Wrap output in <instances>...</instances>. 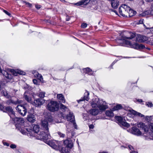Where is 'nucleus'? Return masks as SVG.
Returning a JSON list of instances; mask_svg holds the SVG:
<instances>
[{"mask_svg":"<svg viewBox=\"0 0 153 153\" xmlns=\"http://www.w3.org/2000/svg\"><path fill=\"white\" fill-rule=\"evenodd\" d=\"M138 127L144 131V133H143V136L145 137L146 140H153V123H150L149 125V128L151 131L149 133H148L149 128L147 126L143 123H139L137 125Z\"/></svg>","mask_w":153,"mask_h":153,"instance_id":"1","label":"nucleus"},{"mask_svg":"<svg viewBox=\"0 0 153 153\" xmlns=\"http://www.w3.org/2000/svg\"><path fill=\"white\" fill-rule=\"evenodd\" d=\"M12 119L15 123V126L16 129L19 130L23 134H25L26 132V130L22 127H23V124L24 123L23 119L22 118H18L14 117Z\"/></svg>","mask_w":153,"mask_h":153,"instance_id":"2","label":"nucleus"},{"mask_svg":"<svg viewBox=\"0 0 153 153\" xmlns=\"http://www.w3.org/2000/svg\"><path fill=\"white\" fill-rule=\"evenodd\" d=\"M91 105L93 108L98 107L99 111L101 112L105 111L108 108L105 102L99 101L98 99H95L94 101L91 102Z\"/></svg>","mask_w":153,"mask_h":153,"instance_id":"3","label":"nucleus"},{"mask_svg":"<svg viewBox=\"0 0 153 153\" xmlns=\"http://www.w3.org/2000/svg\"><path fill=\"white\" fill-rule=\"evenodd\" d=\"M120 45L122 46L124 44L129 45L131 47L136 49H142L145 48V46L142 44H138L137 43L131 44L130 41H127L125 39H120L118 40Z\"/></svg>","mask_w":153,"mask_h":153,"instance_id":"4","label":"nucleus"},{"mask_svg":"<svg viewBox=\"0 0 153 153\" xmlns=\"http://www.w3.org/2000/svg\"><path fill=\"white\" fill-rule=\"evenodd\" d=\"M52 121V117L50 114H48L45 117V118L44 120L41 121V125L42 128L48 132V127L51 124V123Z\"/></svg>","mask_w":153,"mask_h":153,"instance_id":"5","label":"nucleus"},{"mask_svg":"<svg viewBox=\"0 0 153 153\" xmlns=\"http://www.w3.org/2000/svg\"><path fill=\"white\" fill-rule=\"evenodd\" d=\"M64 146L60 149V151L61 153H69L70 149L71 148L73 144L72 141L71 140H66L64 141Z\"/></svg>","mask_w":153,"mask_h":153,"instance_id":"6","label":"nucleus"},{"mask_svg":"<svg viewBox=\"0 0 153 153\" xmlns=\"http://www.w3.org/2000/svg\"><path fill=\"white\" fill-rule=\"evenodd\" d=\"M59 108V104L56 101H51L47 105L48 109L52 112L58 111Z\"/></svg>","mask_w":153,"mask_h":153,"instance_id":"7","label":"nucleus"},{"mask_svg":"<svg viewBox=\"0 0 153 153\" xmlns=\"http://www.w3.org/2000/svg\"><path fill=\"white\" fill-rule=\"evenodd\" d=\"M130 10V7L126 4L121 5L119 8V13L123 16H128V11Z\"/></svg>","mask_w":153,"mask_h":153,"instance_id":"8","label":"nucleus"},{"mask_svg":"<svg viewBox=\"0 0 153 153\" xmlns=\"http://www.w3.org/2000/svg\"><path fill=\"white\" fill-rule=\"evenodd\" d=\"M59 143V141H51L49 142V145L52 148L56 150H60Z\"/></svg>","mask_w":153,"mask_h":153,"instance_id":"9","label":"nucleus"},{"mask_svg":"<svg viewBox=\"0 0 153 153\" xmlns=\"http://www.w3.org/2000/svg\"><path fill=\"white\" fill-rule=\"evenodd\" d=\"M16 109L23 116H24L27 112V111L25 109V107L21 105H17L16 107Z\"/></svg>","mask_w":153,"mask_h":153,"instance_id":"10","label":"nucleus"},{"mask_svg":"<svg viewBox=\"0 0 153 153\" xmlns=\"http://www.w3.org/2000/svg\"><path fill=\"white\" fill-rule=\"evenodd\" d=\"M40 138L44 140H46L50 138V135L49 133V131L47 132L46 131V132L42 131L40 132L39 134Z\"/></svg>","mask_w":153,"mask_h":153,"instance_id":"11","label":"nucleus"},{"mask_svg":"<svg viewBox=\"0 0 153 153\" xmlns=\"http://www.w3.org/2000/svg\"><path fill=\"white\" fill-rule=\"evenodd\" d=\"M67 118L68 120H69L71 122L73 123L74 126L75 128H76L77 125L75 122V120H74V117L73 114L70 113L67 116Z\"/></svg>","mask_w":153,"mask_h":153,"instance_id":"12","label":"nucleus"},{"mask_svg":"<svg viewBox=\"0 0 153 153\" xmlns=\"http://www.w3.org/2000/svg\"><path fill=\"white\" fill-rule=\"evenodd\" d=\"M130 131L131 133L137 136H139L142 135V133L141 131L136 127H132Z\"/></svg>","mask_w":153,"mask_h":153,"instance_id":"13","label":"nucleus"},{"mask_svg":"<svg viewBox=\"0 0 153 153\" xmlns=\"http://www.w3.org/2000/svg\"><path fill=\"white\" fill-rule=\"evenodd\" d=\"M45 102V100L40 99H38L34 100L33 104L36 107L42 105Z\"/></svg>","mask_w":153,"mask_h":153,"instance_id":"14","label":"nucleus"},{"mask_svg":"<svg viewBox=\"0 0 153 153\" xmlns=\"http://www.w3.org/2000/svg\"><path fill=\"white\" fill-rule=\"evenodd\" d=\"M33 130H32L30 129H25L26 131H28L30 135H31L33 133L35 132L36 133H37L39 131V129L38 126L37 125H35L33 127Z\"/></svg>","mask_w":153,"mask_h":153,"instance_id":"15","label":"nucleus"},{"mask_svg":"<svg viewBox=\"0 0 153 153\" xmlns=\"http://www.w3.org/2000/svg\"><path fill=\"white\" fill-rule=\"evenodd\" d=\"M24 98L28 102L33 103V97L30 94L25 92L24 94Z\"/></svg>","mask_w":153,"mask_h":153,"instance_id":"16","label":"nucleus"},{"mask_svg":"<svg viewBox=\"0 0 153 153\" xmlns=\"http://www.w3.org/2000/svg\"><path fill=\"white\" fill-rule=\"evenodd\" d=\"M5 109L9 113L11 118H12L15 116V112L11 107L10 106L6 107L5 108Z\"/></svg>","mask_w":153,"mask_h":153,"instance_id":"17","label":"nucleus"},{"mask_svg":"<svg viewBox=\"0 0 153 153\" xmlns=\"http://www.w3.org/2000/svg\"><path fill=\"white\" fill-rule=\"evenodd\" d=\"M147 40L146 37L140 34L138 35L136 37V41L139 42H143L146 41Z\"/></svg>","mask_w":153,"mask_h":153,"instance_id":"18","label":"nucleus"},{"mask_svg":"<svg viewBox=\"0 0 153 153\" xmlns=\"http://www.w3.org/2000/svg\"><path fill=\"white\" fill-rule=\"evenodd\" d=\"M11 73L14 76H17L18 74L20 75H24L25 74V73L19 70H15L13 69H11L10 70Z\"/></svg>","mask_w":153,"mask_h":153,"instance_id":"19","label":"nucleus"},{"mask_svg":"<svg viewBox=\"0 0 153 153\" xmlns=\"http://www.w3.org/2000/svg\"><path fill=\"white\" fill-rule=\"evenodd\" d=\"M89 95V93L88 91H86L84 93V95L83 98H82L79 100H77L78 102V103H79L80 102L85 100H86L87 101H88L89 99V98L88 97Z\"/></svg>","mask_w":153,"mask_h":153,"instance_id":"20","label":"nucleus"},{"mask_svg":"<svg viewBox=\"0 0 153 153\" xmlns=\"http://www.w3.org/2000/svg\"><path fill=\"white\" fill-rule=\"evenodd\" d=\"M100 111L98 109L93 108L90 110L89 113L92 115L96 116L98 114Z\"/></svg>","mask_w":153,"mask_h":153,"instance_id":"21","label":"nucleus"},{"mask_svg":"<svg viewBox=\"0 0 153 153\" xmlns=\"http://www.w3.org/2000/svg\"><path fill=\"white\" fill-rule=\"evenodd\" d=\"M119 0H112L111 2L112 7L114 9L117 8L119 4Z\"/></svg>","mask_w":153,"mask_h":153,"instance_id":"22","label":"nucleus"},{"mask_svg":"<svg viewBox=\"0 0 153 153\" xmlns=\"http://www.w3.org/2000/svg\"><path fill=\"white\" fill-rule=\"evenodd\" d=\"M89 0H82L77 3L76 4L78 6L82 5V4L86 5L89 3Z\"/></svg>","mask_w":153,"mask_h":153,"instance_id":"23","label":"nucleus"},{"mask_svg":"<svg viewBox=\"0 0 153 153\" xmlns=\"http://www.w3.org/2000/svg\"><path fill=\"white\" fill-rule=\"evenodd\" d=\"M21 102L17 100V101H14L12 99L8 100L7 101L6 103L8 105H10L11 103H12L14 104H17L19 103H21Z\"/></svg>","mask_w":153,"mask_h":153,"instance_id":"24","label":"nucleus"},{"mask_svg":"<svg viewBox=\"0 0 153 153\" xmlns=\"http://www.w3.org/2000/svg\"><path fill=\"white\" fill-rule=\"evenodd\" d=\"M130 112L133 115L138 116L139 117H144V115L142 114L141 113L137 112L134 110H130Z\"/></svg>","mask_w":153,"mask_h":153,"instance_id":"25","label":"nucleus"},{"mask_svg":"<svg viewBox=\"0 0 153 153\" xmlns=\"http://www.w3.org/2000/svg\"><path fill=\"white\" fill-rule=\"evenodd\" d=\"M58 99L59 100V101L63 103L65 102V100L62 94H58L57 96Z\"/></svg>","mask_w":153,"mask_h":153,"instance_id":"26","label":"nucleus"},{"mask_svg":"<svg viewBox=\"0 0 153 153\" xmlns=\"http://www.w3.org/2000/svg\"><path fill=\"white\" fill-rule=\"evenodd\" d=\"M83 71L85 73L88 74L89 75H92L93 74L92 70L88 68H84Z\"/></svg>","mask_w":153,"mask_h":153,"instance_id":"27","label":"nucleus"},{"mask_svg":"<svg viewBox=\"0 0 153 153\" xmlns=\"http://www.w3.org/2000/svg\"><path fill=\"white\" fill-rule=\"evenodd\" d=\"M27 120L30 122H34L35 120V116L32 114H29L28 116Z\"/></svg>","mask_w":153,"mask_h":153,"instance_id":"28","label":"nucleus"},{"mask_svg":"<svg viewBox=\"0 0 153 153\" xmlns=\"http://www.w3.org/2000/svg\"><path fill=\"white\" fill-rule=\"evenodd\" d=\"M1 94L4 96L8 98H9L10 96L9 93L5 89L1 91Z\"/></svg>","mask_w":153,"mask_h":153,"instance_id":"29","label":"nucleus"},{"mask_svg":"<svg viewBox=\"0 0 153 153\" xmlns=\"http://www.w3.org/2000/svg\"><path fill=\"white\" fill-rule=\"evenodd\" d=\"M149 14H150L151 15H153V4L152 6L151 11L150 12L148 11H146L142 13V16H145L146 15H148Z\"/></svg>","mask_w":153,"mask_h":153,"instance_id":"30","label":"nucleus"},{"mask_svg":"<svg viewBox=\"0 0 153 153\" xmlns=\"http://www.w3.org/2000/svg\"><path fill=\"white\" fill-rule=\"evenodd\" d=\"M136 13V11L133 10L131 9L130 7V10L128 11V16L129 17H132L135 15Z\"/></svg>","mask_w":153,"mask_h":153,"instance_id":"31","label":"nucleus"},{"mask_svg":"<svg viewBox=\"0 0 153 153\" xmlns=\"http://www.w3.org/2000/svg\"><path fill=\"white\" fill-rule=\"evenodd\" d=\"M119 124L120 126H122L127 128L130 126V125L125 121H123Z\"/></svg>","mask_w":153,"mask_h":153,"instance_id":"32","label":"nucleus"},{"mask_svg":"<svg viewBox=\"0 0 153 153\" xmlns=\"http://www.w3.org/2000/svg\"><path fill=\"white\" fill-rule=\"evenodd\" d=\"M105 114L107 116L109 117H112L114 116V114L111 110L107 111L105 112Z\"/></svg>","mask_w":153,"mask_h":153,"instance_id":"33","label":"nucleus"},{"mask_svg":"<svg viewBox=\"0 0 153 153\" xmlns=\"http://www.w3.org/2000/svg\"><path fill=\"white\" fill-rule=\"evenodd\" d=\"M123 107L120 104H117L116 106H115L113 108L114 111L117 110L122 108Z\"/></svg>","mask_w":153,"mask_h":153,"instance_id":"34","label":"nucleus"},{"mask_svg":"<svg viewBox=\"0 0 153 153\" xmlns=\"http://www.w3.org/2000/svg\"><path fill=\"white\" fill-rule=\"evenodd\" d=\"M129 34L130 36L128 37L125 36L124 37V39H131L134 38L135 36V35L134 33H129Z\"/></svg>","mask_w":153,"mask_h":153,"instance_id":"35","label":"nucleus"},{"mask_svg":"<svg viewBox=\"0 0 153 153\" xmlns=\"http://www.w3.org/2000/svg\"><path fill=\"white\" fill-rule=\"evenodd\" d=\"M60 108L63 111H65L68 109L67 107L62 103L60 104Z\"/></svg>","mask_w":153,"mask_h":153,"instance_id":"36","label":"nucleus"},{"mask_svg":"<svg viewBox=\"0 0 153 153\" xmlns=\"http://www.w3.org/2000/svg\"><path fill=\"white\" fill-rule=\"evenodd\" d=\"M115 118L118 121L119 124L123 121L122 118L120 116H116Z\"/></svg>","mask_w":153,"mask_h":153,"instance_id":"37","label":"nucleus"},{"mask_svg":"<svg viewBox=\"0 0 153 153\" xmlns=\"http://www.w3.org/2000/svg\"><path fill=\"white\" fill-rule=\"evenodd\" d=\"M45 92H40L39 94V97L41 98H43L45 96Z\"/></svg>","mask_w":153,"mask_h":153,"instance_id":"38","label":"nucleus"},{"mask_svg":"<svg viewBox=\"0 0 153 153\" xmlns=\"http://www.w3.org/2000/svg\"><path fill=\"white\" fill-rule=\"evenodd\" d=\"M36 78L40 80L41 81L43 80V78L42 77V76L41 74H39V73H38V74Z\"/></svg>","mask_w":153,"mask_h":153,"instance_id":"39","label":"nucleus"},{"mask_svg":"<svg viewBox=\"0 0 153 153\" xmlns=\"http://www.w3.org/2000/svg\"><path fill=\"white\" fill-rule=\"evenodd\" d=\"M146 105L148 107H152L153 104L151 102H146Z\"/></svg>","mask_w":153,"mask_h":153,"instance_id":"40","label":"nucleus"},{"mask_svg":"<svg viewBox=\"0 0 153 153\" xmlns=\"http://www.w3.org/2000/svg\"><path fill=\"white\" fill-rule=\"evenodd\" d=\"M58 134L60 137H64L65 136V134L62 133L60 132H58Z\"/></svg>","mask_w":153,"mask_h":153,"instance_id":"41","label":"nucleus"},{"mask_svg":"<svg viewBox=\"0 0 153 153\" xmlns=\"http://www.w3.org/2000/svg\"><path fill=\"white\" fill-rule=\"evenodd\" d=\"M38 73H39L38 72L36 71H32V74H33L34 76L35 77H36L37 76L38 74Z\"/></svg>","mask_w":153,"mask_h":153,"instance_id":"42","label":"nucleus"},{"mask_svg":"<svg viewBox=\"0 0 153 153\" xmlns=\"http://www.w3.org/2000/svg\"><path fill=\"white\" fill-rule=\"evenodd\" d=\"M87 24L85 23H83L81 25V27L83 28H85L87 27Z\"/></svg>","mask_w":153,"mask_h":153,"instance_id":"43","label":"nucleus"},{"mask_svg":"<svg viewBox=\"0 0 153 153\" xmlns=\"http://www.w3.org/2000/svg\"><path fill=\"white\" fill-rule=\"evenodd\" d=\"M10 147L12 149H14L16 148V146L14 144H12L10 145Z\"/></svg>","mask_w":153,"mask_h":153,"instance_id":"44","label":"nucleus"},{"mask_svg":"<svg viewBox=\"0 0 153 153\" xmlns=\"http://www.w3.org/2000/svg\"><path fill=\"white\" fill-rule=\"evenodd\" d=\"M25 3H26V4L29 7H30L32 6V4L30 3L27 2H25Z\"/></svg>","mask_w":153,"mask_h":153,"instance_id":"45","label":"nucleus"},{"mask_svg":"<svg viewBox=\"0 0 153 153\" xmlns=\"http://www.w3.org/2000/svg\"><path fill=\"white\" fill-rule=\"evenodd\" d=\"M33 82L35 84L37 85L38 84V82L37 80L36 79H33Z\"/></svg>","mask_w":153,"mask_h":153,"instance_id":"46","label":"nucleus"},{"mask_svg":"<svg viewBox=\"0 0 153 153\" xmlns=\"http://www.w3.org/2000/svg\"><path fill=\"white\" fill-rule=\"evenodd\" d=\"M4 106L0 103V109L1 110H4Z\"/></svg>","mask_w":153,"mask_h":153,"instance_id":"47","label":"nucleus"},{"mask_svg":"<svg viewBox=\"0 0 153 153\" xmlns=\"http://www.w3.org/2000/svg\"><path fill=\"white\" fill-rule=\"evenodd\" d=\"M128 148L131 150L132 151V149H134L133 147L131 145H129L128 146Z\"/></svg>","mask_w":153,"mask_h":153,"instance_id":"48","label":"nucleus"},{"mask_svg":"<svg viewBox=\"0 0 153 153\" xmlns=\"http://www.w3.org/2000/svg\"><path fill=\"white\" fill-rule=\"evenodd\" d=\"M89 128H90L93 129L94 128V126L92 124L90 125L89 126Z\"/></svg>","mask_w":153,"mask_h":153,"instance_id":"49","label":"nucleus"},{"mask_svg":"<svg viewBox=\"0 0 153 153\" xmlns=\"http://www.w3.org/2000/svg\"><path fill=\"white\" fill-rule=\"evenodd\" d=\"M3 143L4 145H6L7 146H9V144L6 142H3Z\"/></svg>","mask_w":153,"mask_h":153,"instance_id":"50","label":"nucleus"},{"mask_svg":"<svg viewBox=\"0 0 153 153\" xmlns=\"http://www.w3.org/2000/svg\"><path fill=\"white\" fill-rule=\"evenodd\" d=\"M4 12L6 14H7L9 16L10 15V14L7 11L5 10H4Z\"/></svg>","mask_w":153,"mask_h":153,"instance_id":"51","label":"nucleus"},{"mask_svg":"<svg viewBox=\"0 0 153 153\" xmlns=\"http://www.w3.org/2000/svg\"><path fill=\"white\" fill-rule=\"evenodd\" d=\"M36 7L37 9H38L40 8L41 6L40 5H36Z\"/></svg>","mask_w":153,"mask_h":153,"instance_id":"52","label":"nucleus"},{"mask_svg":"<svg viewBox=\"0 0 153 153\" xmlns=\"http://www.w3.org/2000/svg\"><path fill=\"white\" fill-rule=\"evenodd\" d=\"M143 19H141L139 21V23L140 24H142L143 22Z\"/></svg>","mask_w":153,"mask_h":153,"instance_id":"53","label":"nucleus"},{"mask_svg":"<svg viewBox=\"0 0 153 153\" xmlns=\"http://www.w3.org/2000/svg\"><path fill=\"white\" fill-rule=\"evenodd\" d=\"M137 101H138L139 102H143V100L141 99H138L137 100Z\"/></svg>","mask_w":153,"mask_h":153,"instance_id":"54","label":"nucleus"},{"mask_svg":"<svg viewBox=\"0 0 153 153\" xmlns=\"http://www.w3.org/2000/svg\"><path fill=\"white\" fill-rule=\"evenodd\" d=\"M130 153H137V152L136 151H132L130 152Z\"/></svg>","mask_w":153,"mask_h":153,"instance_id":"55","label":"nucleus"},{"mask_svg":"<svg viewBox=\"0 0 153 153\" xmlns=\"http://www.w3.org/2000/svg\"><path fill=\"white\" fill-rule=\"evenodd\" d=\"M113 11L114 12L116 13V14L117 15H118L117 12V11L116 10H113Z\"/></svg>","mask_w":153,"mask_h":153,"instance_id":"56","label":"nucleus"},{"mask_svg":"<svg viewBox=\"0 0 153 153\" xmlns=\"http://www.w3.org/2000/svg\"><path fill=\"white\" fill-rule=\"evenodd\" d=\"M149 2L152 1H153V0H147Z\"/></svg>","mask_w":153,"mask_h":153,"instance_id":"57","label":"nucleus"},{"mask_svg":"<svg viewBox=\"0 0 153 153\" xmlns=\"http://www.w3.org/2000/svg\"><path fill=\"white\" fill-rule=\"evenodd\" d=\"M99 153H107V152H102Z\"/></svg>","mask_w":153,"mask_h":153,"instance_id":"58","label":"nucleus"},{"mask_svg":"<svg viewBox=\"0 0 153 153\" xmlns=\"http://www.w3.org/2000/svg\"><path fill=\"white\" fill-rule=\"evenodd\" d=\"M149 116H146V118H147V117H148Z\"/></svg>","mask_w":153,"mask_h":153,"instance_id":"59","label":"nucleus"},{"mask_svg":"<svg viewBox=\"0 0 153 153\" xmlns=\"http://www.w3.org/2000/svg\"><path fill=\"white\" fill-rule=\"evenodd\" d=\"M146 29H149V28H147V27H146Z\"/></svg>","mask_w":153,"mask_h":153,"instance_id":"60","label":"nucleus"},{"mask_svg":"<svg viewBox=\"0 0 153 153\" xmlns=\"http://www.w3.org/2000/svg\"><path fill=\"white\" fill-rule=\"evenodd\" d=\"M1 89V85H0V90Z\"/></svg>","mask_w":153,"mask_h":153,"instance_id":"61","label":"nucleus"},{"mask_svg":"<svg viewBox=\"0 0 153 153\" xmlns=\"http://www.w3.org/2000/svg\"><path fill=\"white\" fill-rule=\"evenodd\" d=\"M144 26L146 27V26H145V25H144Z\"/></svg>","mask_w":153,"mask_h":153,"instance_id":"62","label":"nucleus"}]
</instances>
